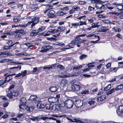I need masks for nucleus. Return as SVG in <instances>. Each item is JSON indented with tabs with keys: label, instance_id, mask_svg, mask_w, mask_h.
<instances>
[{
	"label": "nucleus",
	"instance_id": "1",
	"mask_svg": "<svg viewBox=\"0 0 123 123\" xmlns=\"http://www.w3.org/2000/svg\"><path fill=\"white\" fill-rule=\"evenodd\" d=\"M74 101L73 99H68L64 102H63L61 105L62 107H65L67 108L70 109L72 108L73 105Z\"/></svg>",
	"mask_w": 123,
	"mask_h": 123
},
{
	"label": "nucleus",
	"instance_id": "2",
	"mask_svg": "<svg viewBox=\"0 0 123 123\" xmlns=\"http://www.w3.org/2000/svg\"><path fill=\"white\" fill-rule=\"evenodd\" d=\"M39 17H33L32 18L31 17L29 19H31V21H29L30 23V28H32L39 21Z\"/></svg>",
	"mask_w": 123,
	"mask_h": 123
},
{
	"label": "nucleus",
	"instance_id": "3",
	"mask_svg": "<svg viewBox=\"0 0 123 123\" xmlns=\"http://www.w3.org/2000/svg\"><path fill=\"white\" fill-rule=\"evenodd\" d=\"M74 45H76L77 47L81 48L85 45V43H83L82 41L77 39H74L71 42Z\"/></svg>",
	"mask_w": 123,
	"mask_h": 123
},
{
	"label": "nucleus",
	"instance_id": "4",
	"mask_svg": "<svg viewBox=\"0 0 123 123\" xmlns=\"http://www.w3.org/2000/svg\"><path fill=\"white\" fill-rule=\"evenodd\" d=\"M77 18L79 19L80 20L79 22V25L82 26L83 25H86V23L85 18V16L80 17Z\"/></svg>",
	"mask_w": 123,
	"mask_h": 123
},
{
	"label": "nucleus",
	"instance_id": "5",
	"mask_svg": "<svg viewBox=\"0 0 123 123\" xmlns=\"http://www.w3.org/2000/svg\"><path fill=\"white\" fill-rule=\"evenodd\" d=\"M71 87L73 91H79L81 88V86L78 84H74L72 85Z\"/></svg>",
	"mask_w": 123,
	"mask_h": 123
},
{
	"label": "nucleus",
	"instance_id": "6",
	"mask_svg": "<svg viewBox=\"0 0 123 123\" xmlns=\"http://www.w3.org/2000/svg\"><path fill=\"white\" fill-rule=\"evenodd\" d=\"M57 32V30L56 29H49L46 33H42V35L43 36H46L50 35V33H54Z\"/></svg>",
	"mask_w": 123,
	"mask_h": 123
},
{
	"label": "nucleus",
	"instance_id": "7",
	"mask_svg": "<svg viewBox=\"0 0 123 123\" xmlns=\"http://www.w3.org/2000/svg\"><path fill=\"white\" fill-rule=\"evenodd\" d=\"M75 106L77 108H79L81 107L83 105V102L80 99H77L75 101Z\"/></svg>",
	"mask_w": 123,
	"mask_h": 123
},
{
	"label": "nucleus",
	"instance_id": "8",
	"mask_svg": "<svg viewBox=\"0 0 123 123\" xmlns=\"http://www.w3.org/2000/svg\"><path fill=\"white\" fill-rule=\"evenodd\" d=\"M15 75V74H12V75H10L6 74H5L4 75L6 77H5V82H9L12 79V76Z\"/></svg>",
	"mask_w": 123,
	"mask_h": 123
},
{
	"label": "nucleus",
	"instance_id": "9",
	"mask_svg": "<svg viewBox=\"0 0 123 123\" xmlns=\"http://www.w3.org/2000/svg\"><path fill=\"white\" fill-rule=\"evenodd\" d=\"M51 47L50 46H45L42 48V49L40 51V52L43 53L46 52L48 51L49 49H51Z\"/></svg>",
	"mask_w": 123,
	"mask_h": 123
},
{
	"label": "nucleus",
	"instance_id": "10",
	"mask_svg": "<svg viewBox=\"0 0 123 123\" xmlns=\"http://www.w3.org/2000/svg\"><path fill=\"white\" fill-rule=\"evenodd\" d=\"M48 100L50 103H54L58 101V99L56 98L55 97H51L48 99Z\"/></svg>",
	"mask_w": 123,
	"mask_h": 123
},
{
	"label": "nucleus",
	"instance_id": "11",
	"mask_svg": "<svg viewBox=\"0 0 123 123\" xmlns=\"http://www.w3.org/2000/svg\"><path fill=\"white\" fill-rule=\"evenodd\" d=\"M114 4L115 6V7L119 10L123 11V4L115 3Z\"/></svg>",
	"mask_w": 123,
	"mask_h": 123
},
{
	"label": "nucleus",
	"instance_id": "12",
	"mask_svg": "<svg viewBox=\"0 0 123 123\" xmlns=\"http://www.w3.org/2000/svg\"><path fill=\"white\" fill-rule=\"evenodd\" d=\"M73 75L71 74L67 73L65 74H62V73H60L59 75V76L61 77L67 78L73 76Z\"/></svg>",
	"mask_w": 123,
	"mask_h": 123
},
{
	"label": "nucleus",
	"instance_id": "13",
	"mask_svg": "<svg viewBox=\"0 0 123 123\" xmlns=\"http://www.w3.org/2000/svg\"><path fill=\"white\" fill-rule=\"evenodd\" d=\"M36 106L37 108L39 109H43L45 107L44 105L41 102H38Z\"/></svg>",
	"mask_w": 123,
	"mask_h": 123
},
{
	"label": "nucleus",
	"instance_id": "14",
	"mask_svg": "<svg viewBox=\"0 0 123 123\" xmlns=\"http://www.w3.org/2000/svg\"><path fill=\"white\" fill-rule=\"evenodd\" d=\"M55 12L52 10L49 11L48 13V16L50 18H52L55 16Z\"/></svg>",
	"mask_w": 123,
	"mask_h": 123
},
{
	"label": "nucleus",
	"instance_id": "15",
	"mask_svg": "<svg viewBox=\"0 0 123 123\" xmlns=\"http://www.w3.org/2000/svg\"><path fill=\"white\" fill-rule=\"evenodd\" d=\"M51 109L54 111H59L60 109V106L58 105L54 104L52 106Z\"/></svg>",
	"mask_w": 123,
	"mask_h": 123
},
{
	"label": "nucleus",
	"instance_id": "16",
	"mask_svg": "<svg viewBox=\"0 0 123 123\" xmlns=\"http://www.w3.org/2000/svg\"><path fill=\"white\" fill-rule=\"evenodd\" d=\"M67 84V81L64 79H62L60 83V85L61 86L63 87Z\"/></svg>",
	"mask_w": 123,
	"mask_h": 123
},
{
	"label": "nucleus",
	"instance_id": "17",
	"mask_svg": "<svg viewBox=\"0 0 123 123\" xmlns=\"http://www.w3.org/2000/svg\"><path fill=\"white\" fill-rule=\"evenodd\" d=\"M15 32L18 34L19 33V34H25L26 33V32L24 31L23 30H17L15 31Z\"/></svg>",
	"mask_w": 123,
	"mask_h": 123
},
{
	"label": "nucleus",
	"instance_id": "18",
	"mask_svg": "<svg viewBox=\"0 0 123 123\" xmlns=\"http://www.w3.org/2000/svg\"><path fill=\"white\" fill-rule=\"evenodd\" d=\"M39 68L38 69L36 67L33 68V70L31 72L33 74H36L39 72Z\"/></svg>",
	"mask_w": 123,
	"mask_h": 123
},
{
	"label": "nucleus",
	"instance_id": "19",
	"mask_svg": "<svg viewBox=\"0 0 123 123\" xmlns=\"http://www.w3.org/2000/svg\"><path fill=\"white\" fill-rule=\"evenodd\" d=\"M56 14L57 15L59 16H63L66 14V13L65 12H63L62 11H58L57 12Z\"/></svg>",
	"mask_w": 123,
	"mask_h": 123
},
{
	"label": "nucleus",
	"instance_id": "20",
	"mask_svg": "<svg viewBox=\"0 0 123 123\" xmlns=\"http://www.w3.org/2000/svg\"><path fill=\"white\" fill-rule=\"evenodd\" d=\"M19 108L20 109H21L23 110H25L27 107V106L26 105V104H20L19 106Z\"/></svg>",
	"mask_w": 123,
	"mask_h": 123
},
{
	"label": "nucleus",
	"instance_id": "21",
	"mask_svg": "<svg viewBox=\"0 0 123 123\" xmlns=\"http://www.w3.org/2000/svg\"><path fill=\"white\" fill-rule=\"evenodd\" d=\"M65 29V26H62L58 27L57 29V32L59 31L62 32L64 31Z\"/></svg>",
	"mask_w": 123,
	"mask_h": 123
},
{
	"label": "nucleus",
	"instance_id": "22",
	"mask_svg": "<svg viewBox=\"0 0 123 123\" xmlns=\"http://www.w3.org/2000/svg\"><path fill=\"white\" fill-rule=\"evenodd\" d=\"M90 36H91V37H92V38H98V39L96 41H91V42L92 43H94V42H96V41H98L99 39V36H97L96 35L94 34H92V35H91Z\"/></svg>",
	"mask_w": 123,
	"mask_h": 123
},
{
	"label": "nucleus",
	"instance_id": "23",
	"mask_svg": "<svg viewBox=\"0 0 123 123\" xmlns=\"http://www.w3.org/2000/svg\"><path fill=\"white\" fill-rule=\"evenodd\" d=\"M39 32L37 30H33L31 31L30 35L31 36H33L36 35Z\"/></svg>",
	"mask_w": 123,
	"mask_h": 123
},
{
	"label": "nucleus",
	"instance_id": "24",
	"mask_svg": "<svg viewBox=\"0 0 123 123\" xmlns=\"http://www.w3.org/2000/svg\"><path fill=\"white\" fill-rule=\"evenodd\" d=\"M109 23L111 24H112L117 26H118L120 25V23L118 21H111Z\"/></svg>",
	"mask_w": 123,
	"mask_h": 123
},
{
	"label": "nucleus",
	"instance_id": "25",
	"mask_svg": "<svg viewBox=\"0 0 123 123\" xmlns=\"http://www.w3.org/2000/svg\"><path fill=\"white\" fill-rule=\"evenodd\" d=\"M11 93H12V95L13 96H16L18 94V91L16 90L11 91Z\"/></svg>",
	"mask_w": 123,
	"mask_h": 123
},
{
	"label": "nucleus",
	"instance_id": "26",
	"mask_svg": "<svg viewBox=\"0 0 123 123\" xmlns=\"http://www.w3.org/2000/svg\"><path fill=\"white\" fill-rule=\"evenodd\" d=\"M72 28H77L79 26V23H73L71 24Z\"/></svg>",
	"mask_w": 123,
	"mask_h": 123
},
{
	"label": "nucleus",
	"instance_id": "27",
	"mask_svg": "<svg viewBox=\"0 0 123 123\" xmlns=\"http://www.w3.org/2000/svg\"><path fill=\"white\" fill-rule=\"evenodd\" d=\"M106 98V96L105 95L101 96L97 98V100L98 101H102L104 100Z\"/></svg>",
	"mask_w": 123,
	"mask_h": 123
},
{
	"label": "nucleus",
	"instance_id": "28",
	"mask_svg": "<svg viewBox=\"0 0 123 123\" xmlns=\"http://www.w3.org/2000/svg\"><path fill=\"white\" fill-rule=\"evenodd\" d=\"M37 97L36 95H31L29 99L31 101H34L36 100Z\"/></svg>",
	"mask_w": 123,
	"mask_h": 123
},
{
	"label": "nucleus",
	"instance_id": "29",
	"mask_svg": "<svg viewBox=\"0 0 123 123\" xmlns=\"http://www.w3.org/2000/svg\"><path fill=\"white\" fill-rule=\"evenodd\" d=\"M26 100L24 98H21L20 102V104H26Z\"/></svg>",
	"mask_w": 123,
	"mask_h": 123
},
{
	"label": "nucleus",
	"instance_id": "30",
	"mask_svg": "<svg viewBox=\"0 0 123 123\" xmlns=\"http://www.w3.org/2000/svg\"><path fill=\"white\" fill-rule=\"evenodd\" d=\"M58 89L57 88L56 86H52L49 88L50 91L53 92H54L56 91Z\"/></svg>",
	"mask_w": 123,
	"mask_h": 123
},
{
	"label": "nucleus",
	"instance_id": "31",
	"mask_svg": "<svg viewBox=\"0 0 123 123\" xmlns=\"http://www.w3.org/2000/svg\"><path fill=\"white\" fill-rule=\"evenodd\" d=\"M103 4L100 3H97L95 5V6L96 8L97 9H101Z\"/></svg>",
	"mask_w": 123,
	"mask_h": 123
},
{
	"label": "nucleus",
	"instance_id": "32",
	"mask_svg": "<svg viewBox=\"0 0 123 123\" xmlns=\"http://www.w3.org/2000/svg\"><path fill=\"white\" fill-rule=\"evenodd\" d=\"M94 67V65H89L88 66V68H85L84 69H83V72L88 71L89 70H90L91 69V67Z\"/></svg>",
	"mask_w": 123,
	"mask_h": 123
},
{
	"label": "nucleus",
	"instance_id": "33",
	"mask_svg": "<svg viewBox=\"0 0 123 123\" xmlns=\"http://www.w3.org/2000/svg\"><path fill=\"white\" fill-rule=\"evenodd\" d=\"M18 68H19V70H20L21 68V66H20L19 67V66H18V67H14L10 68H9L10 70V71L11 70H12V69L14 70H18L17 69Z\"/></svg>",
	"mask_w": 123,
	"mask_h": 123
},
{
	"label": "nucleus",
	"instance_id": "34",
	"mask_svg": "<svg viewBox=\"0 0 123 123\" xmlns=\"http://www.w3.org/2000/svg\"><path fill=\"white\" fill-rule=\"evenodd\" d=\"M30 23L28 22L27 23L24 25H19L22 28H25L27 26H28L30 28Z\"/></svg>",
	"mask_w": 123,
	"mask_h": 123
},
{
	"label": "nucleus",
	"instance_id": "35",
	"mask_svg": "<svg viewBox=\"0 0 123 123\" xmlns=\"http://www.w3.org/2000/svg\"><path fill=\"white\" fill-rule=\"evenodd\" d=\"M123 88V85H120L117 86L115 89L116 90H121Z\"/></svg>",
	"mask_w": 123,
	"mask_h": 123
},
{
	"label": "nucleus",
	"instance_id": "36",
	"mask_svg": "<svg viewBox=\"0 0 123 123\" xmlns=\"http://www.w3.org/2000/svg\"><path fill=\"white\" fill-rule=\"evenodd\" d=\"M116 90L115 89L113 88L111 90L109 91L107 93V95H108L109 94H110L114 92Z\"/></svg>",
	"mask_w": 123,
	"mask_h": 123
},
{
	"label": "nucleus",
	"instance_id": "37",
	"mask_svg": "<svg viewBox=\"0 0 123 123\" xmlns=\"http://www.w3.org/2000/svg\"><path fill=\"white\" fill-rule=\"evenodd\" d=\"M57 67V68L60 70H62L65 68L61 64L58 65Z\"/></svg>",
	"mask_w": 123,
	"mask_h": 123
},
{
	"label": "nucleus",
	"instance_id": "38",
	"mask_svg": "<svg viewBox=\"0 0 123 123\" xmlns=\"http://www.w3.org/2000/svg\"><path fill=\"white\" fill-rule=\"evenodd\" d=\"M81 93L82 94H88L89 93V92L88 90L87 89L82 91Z\"/></svg>",
	"mask_w": 123,
	"mask_h": 123
},
{
	"label": "nucleus",
	"instance_id": "39",
	"mask_svg": "<svg viewBox=\"0 0 123 123\" xmlns=\"http://www.w3.org/2000/svg\"><path fill=\"white\" fill-rule=\"evenodd\" d=\"M82 68V66L80 65L78 66H74L73 67V70H79Z\"/></svg>",
	"mask_w": 123,
	"mask_h": 123
},
{
	"label": "nucleus",
	"instance_id": "40",
	"mask_svg": "<svg viewBox=\"0 0 123 123\" xmlns=\"http://www.w3.org/2000/svg\"><path fill=\"white\" fill-rule=\"evenodd\" d=\"M45 27L44 26H41L37 30L39 32L42 31H43L45 28Z\"/></svg>",
	"mask_w": 123,
	"mask_h": 123
},
{
	"label": "nucleus",
	"instance_id": "41",
	"mask_svg": "<svg viewBox=\"0 0 123 123\" xmlns=\"http://www.w3.org/2000/svg\"><path fill=\"white\" fill-rule=\"evenodd\" d=\"M118 110L119 112H121L122 114L123 111V105L119 106L118 108Z\"/></svg>",
	"mask_w": 123,
	"mask_h": 123
},
{
	"label": "nucleus",
	"instance_id": "42",
	"mask_svg": "<svg viewBox=\"0 0 123 123\" xmlns=\"http://www.w3.org/2000/svg\"><path fill=\"white\" fill-rule=\"evenodd\" d=\"M111 87V84H109L108 86L105 87L104 89V91H106L109 90Z\"/></svg>",
	"mask_w": 123,
	"mask_h": 123
},
{
	"label": "nucleus",
	"instance_id": "43",
	"mask_svg": "<svg viewBox=\"0 0 123 123\" xmlns=\"http://www.w3.org/2000/svg\"><path fill=\"white\" fill-rule=\"evenodd\" d=\"M24 45H25L27 47H28L27 48V49H29V48L31 47L32 46H34V45H32V43H25Z\"/></svg>",
	"mask_w": 123,
	"mask_h": 123
},
{
	"label": "nucleus",
	"instance_id": "44",
	"mask_svg": "<svg viewBox=\"0 0 123 123\" xmlns=\"http://www.w3.org/2000/svg\"><path fill=\"white\" fill-rule=\"evenodd\" d=\"M35 108V107L34 106H32L29 107L27 109V110L28 111H32L33 109Z\"/></svg>",
	"mask_w": 123,
	"mask_h": 123
},
{
	"label": "nucleus",
	"instance_id": "45",
	"mask_svg": "<svg viewBox=\"0 0 123 123\" xmlns=\"http://www.w3.org/2000/svg\"><path fill=\"white\" fill-rule=\"evenodd\" d=\"M114 31L116 32H119L121 31V30L119 28L117 27H114L113 28Z\"/></svg>",
	"mask_w": 123,
	"mask_h": 123
},
{
	"label": "nucleus",
	"instance_id": "46",
	"mask_svg": "<svg viewBox=\"0 0 123 123\" xmlns=\"http://www.w3.org/2000/svg\"><path fill=\"white\" fill-rule=\"evenodd\" d=\"M45 107L47 109H51V107L50 104H46L45 106Z\"/></svg>",
	"mask_w": 123,
	"mask_h": 123
},
{
	"label": "nucleus",
	"instance_id": "47",
	"mask_svg": "<svg viewBox=\"0 0 123 123\" xmlns=\"http://www.w3.org/2000/svg\"><path fill=\"white\" fill-rule=\"evenodd\" d=\"M2 48L4 49L5 50L9 49H11V48H10L9 46H3Z\"/></svg>",
	"mask_w": 123,
	"mask_h": 123
},
{
	"label": "nucleus",
	"instance_id": "48",
	"mask_svg": "<svg viewBox=\"0 0 123 123\" xmlns=\"http://www.w3.org/2000/svg\"><path fill=\"white\" fill-rule=\"evenodd\" d=\"M3 55H4V56H6L7 55H11V54H10L9 52H3Z\"/></svg>",
	"mask_w": 123,
	"mask_h": 123
},
{
	"label": "nucleus",
	"instance_id": "49",
	"mask_svg": "<svg viewBox=\"0 0 123 123\" xmlns=\"http://www.w3.org/2000/svg\"><path fill=\"white\" fill-rule=\"evenodd\" d=\"M95 103L94 101L92 100H90L88 102V104L90 105H93Z\"/></svg>",
	"mask_w": 123,
	"mask_h": 123
},
{
	"label": "nucleus",
	"instance_id": "50",
	"mask_svg": "<svg viewBox=\"0 0 123 123\" xmlns=\"http://www.w3.org/2000/svg\"><path fill=\"white\" fill-rule=\"evenodd\" d=\"M92 25L91 27L92 28H96L98 27V25L97 24L94 23H92Z\"/></svg>",
	"mask_w": 123,
	"mask_h": 123
},
{
	"label": "nucleus",
	"instance_id": "51",
	"mask_svg": "<svg viewBox=\"0 0 123 123\" xmlns=\"http://www.w3.org/2000/svg\"><path fill=\"white\" fill-rule=\"evenodd\" d=\"M43 69H46L47 70H49L50 69H51L52 68V67H50V66L49 67H47L46 66H45L43 67Z\"/></svg>",
	"mask_w": 123,
	"mask_h": 123
},
{
	"label": "nucleus",
	"instance_id": "52",
	"mask_svg": "<svg viewBox=\"0 0 123 123\" xmlns=\"http://www.w3.org/2000/svg\"><path fill=\"white\" fill-rule=\"evenodd\" d=\"M118 17L120 18H123V13H120L118 14Z\"/></svg>",
	"mask_w": 123,
	"mask_h": 123
},
{
	"label": "nucleus",
	"instance_id": "53",
	"mask_svg": "<svg viewBox=\"0 0 123 123\" xmlns=\"http://www.w3.org/2000/svg\"><path fill=\"white\" fill-rule=\"evenodd\" d=\"M27 71L26 70H25L24 71H22L21 73V75L22 76H25L26 74Z\"/></svg>",
	"mask_w": 123,
	"mask_h": 123
},
{
	"label": "nucleus",
	"instance_id": "54",
	"mask_svg": "<svg viewBox=\"0 0 123 123\" xmlns=\"http://www.w3.org/2000/svg\"><path fill=\"white\" fill-rule=\"evenodd\" d=\"M87 57V55L85 54H82L80 56V59H82L86 58Z\"/></svg>",
	"mask_w": 123,
	"mask_h": 123
},
{
	"label": "nucleus",
	"instance_id": "55",
	"mask_svg": "<svg viewBox=\"0 0 123 123\" xmlns=\"http://www.w3.org/2000/svg\"><path fill=\"white\" fill-rule=\"evenodd\" d=\"M108 6V5H103V6H102L101 7V10H105L107 8V7Z\"/></svg>",
	"mask_w": 123,
	"mask_h": 123
},
{
	"label": "nucleus",
	"instance_id": "56",
	"mask_svg": "<svg viewBox=\"0 0 123 123\" xmlns=\"http://www.w3.org/2000/svg\"><path fill=\"white\" fill-rule=\"evenodd\" d=\"M11 62L14 64H19L23 65L24 64L23 63V62H17L16 61L12 62Z\"/></svg>",
	"mask_w": 123,
	"mask_h": 123
},
{
	"label": "nucleus",
	"instance_id": "57",
	"mask_svg": "<svg viewBox=\"0 0 123 123\" xmlns=\"http://www.w3.org/2000/svg\"><path fill=\"white\" fill-rule=\"evenodd\" d=\"M94 9V7H92L90 6H89L88 8V10L89 11H93Z\"/></svg>",
	"mask_w": 123,
	"mask_h": 123
},
{
	"label": "nucleus",
	"instance_id": "58",
	"mask_svg": "<svg viewBox=\"0 0 123 123\" xmlns=\"http://www.w3.org/2000/svg\"><path fill=\"white\" fill-rule=\"evenodd\" d=\"M94 19L92 18L89 19H87L88 22L90 24H91L93 22Z\"/></svg>",
	"mask_w": 123,
	"mask_h": 123
},
{
	"label": "nucleus",
	"instance_id": "59",
	"mask_svg": "<svg viewBox=\"0 0 123 123\" xmlns=\"http://www.w3.org/2000/svg\"><path fill=\"white\" fill-rule=\"evenodd\" d=\"M33 6L31 8V10L32 11H34L36 10L37 8L38 7L36 6Z\"/></svg>",
	"mask_w": 123,
	"mask_h": 123
},
{
	"label": "nucleus",
	"instance_id": "60",
	"mask_svg": "<svg viewBox=\"0 0 123 123\" xmlns=\"http://www.w3.org/2000/svg\"><path fill=\"white\" fill-rule=\"evenodd\" d=\"M74 120V122L77 123H82V122L80 120L77 119H76V118H74L73 119Z\"/></svg>",
	"mask_w": 123,
	"mask_h": 123
},
{
	"label": "nucleus",
	"instance_id": "61",
	"mask_svg": "<svg viewBox=\"0 0 123 123\" xmlns=\"http://www.w3.org/2000/svg\"><path fill=\"white\" fill-rule=\"evenodd\" d=\"M14 85H10L8 89V90L9 91H10L14 87Z\"/></svg>",
	"mask_w": 123,
	"mask_h": 123
},
{
	"label": "nucleus",
	"instance_id": "62",
	"mask_svg": "<svg viewBox=\"0 0 123 123\" xmlns=\"http://www.w3.org/2000/svg\"><path fill=\"white\" fill-rule=\"evenodd\" d=\"M61 10L63 11H67L69 10L68 8L67 7H64L61 9Z\"/></svg>",
	"mask_w": 123,
	"mask_h": 123
},
{
	"label": "nucleus",
	"instance_id": "63",
	"mask_svg": "<svg viewBox=\"0 0 123 123\" xmlns=\"http://www.w3.org/2000/svg\"><path fill=\"white\" fill-rule=\"evenodd\" d=\"M13 20L15 22H19L20 21V20L17 18H13Z\"/></svg>",
	"mask_w": 123,
	"mask_h": 123
},
{
	"label": "nucleus",
	"instance_id": "64",
	"mask_svg": "<svg viewBox=\"0 0 123 123\" xmlns=\"http://www.w3.org/2000/svg\"><path fill=\"white\" fill-rule=\"evenodd\" d=\"M24 115V114L23 113H18L17 114V117L20 118Z\"/></svg>",
	"mask_w": 123,
	"mask_h": 123
}]
</instances>
